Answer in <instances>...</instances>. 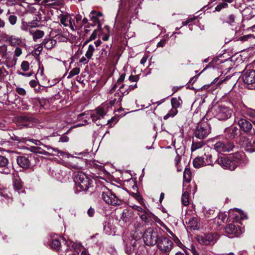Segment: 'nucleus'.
<instances>
[{
  "label": "nucleus",
  "instance_id": "obj_1",
  "mask_svg": "<svg viewBox=\"0 0 255 255\" xmlns=\"http://www.w3.org/2000/svg\"><path fill=\"white\" fill-rule=\"evenodd\" d=\"M103 15L101 12L93 10L90 12L89 15V21L87 18L84 17L81 21L82 16L80 14L77 15L75 16L76 22H73L75 30H79L83 26L84 32H90V31L102 32L103 30V22L100 18Z\"/></svg>",
  "mask_w": 255,
  "mask_h": 255
},
{
  "label": "nucleus",
  "instance_id": "obj_2",
  "mask_svg": "<svg viewBox=\"0 0 255 255\" xmlns=\"http://www.w3.org/2000/svg\"><path fill=\"white\" fill-rule=\"evenodd\" d=\"M244 157V154L239 153L232 156L223 155L219 156L216 162L224 169L233 171L238 166L243 164Z\"/></svg>",
  "mask_w": 255,
  "mask_h": 255
},
{
  "label": "nucleus",
  "instance_id": "obj_3",
  "mask_svg": "<svg viewBox=\"0 0 255 255\" xmlns=\"http://www.w3.org/2000/svg\"><path fill=\"white\" fill-rule=\"evenodd\" d=\"M63 240V244L60 251V255H78L81 251V246L79 244L68 240Z\"/></svg>",
  "mask_w": 255,
  "mask_h": 255
},
{
  "label": "nucleus",
  "instance_id": "obj_4",
  "mask_svg": "<svg viewBox=\"0 0 255 255\" xmlns=\"http://www.w3.org/2000/svg\"><path fill=\"white\" fill-rule=\"evenodd\" d=\"M92 180L84 173L79 172L75 176V188L78 192L87 190L91 186Z\"/></svg>",
  "mask_w": 255,
  "mask_h": 255
},
{
  "label": "nucleus",
  "instance_id": "obj_5",
  "mask_svg": "<svg viewBox=\"0 0 255 255\" xmlns=\"http://www.w3.org/2000/svg\"><path fill=\"white\" fill-rule=\"evenodd\" d=\"M159 238L157 230L152 227L146 229L143 236L144 242L147 246L155 245L157 244Z\"/></svg>",
  "mask_w": 255,
  "mask_h": 255
},
{
  "label": "nucleus",
  "instance_id": "obj_6",
  "mask_svg": "<svg viewBox=\"0 0 255 255\" xmlns=\"http://www.w3.org/2000/svg\"><path fill=\"white\" fill-rule=\"evenodd\" d=\"M213 114L214 117L219 120H227L231 117L233 111L229 107L219 105L215 107Z\"/></svg>",
  "mask_w": 255,
  "mask_h": 255
},
{
  "label": "nucleus",
  "instance_id": "obj_7",
  "mask_svg": "<svg viewBox=\"0 0 255 255\" xmlns=\"http://www.w3.org/2000/svg\"><path fill=\"white\" fill-rule=\"evenodd\" d=\"M211 133V127L207 122H203L197 124L194 131L195 137L199 139L206 138Z\"/></svg>",
  "mask_w": 255,
  "mask_h": 255
},
{
  "label": "nucleus",
  "instance_id": "obj_8",
  "mask_svg": "<svg viewBox=\"0 0 255 255\" xmlns=\"http://www.w3.org/2000/svg\"><path fill=\"white\" fill-rule=\"evenodd\" d=\"M218 238V235L215 233L198 235L196 237L197 242L204 246L214 244Z\"/></svg>",
  "mask_w": 255,
  "mask_h": 255
},
{
  "label": "nucleus",
  "instance_id": "obj_9",
  "mask_svg": "<svg viewBox=\"0 0 255 255\" xmlns=\"http://www.w3.org/2000/svg\"><path fill=\"white\" fill-rule=\"evenodd\" d=\"M102 198L108 204L112 205H120L121 200L110 190L104 188L102 191Z\"/></svg>",
  "mask_w": 255,
  "mask_h": 255
},
{
  "label": "nucleus",
  "instance_id": "obj_10",
  "mask_svg": "<svg viewBox=\"0 0 255 255\" xmlns=\"http://www.w3.org/2000/svg\"><path fill=\"white\" fill-rule=\"evenodd\" d=\"M229 62V60L227 59H223L222 55L214 58L210 64L207 66L200 73L203 72L207 68L209 67H212L213 68L224 70L227 69V64Z\"/></svg>",
  "mask_w": 255,
  "mask_h": 255
},
{
  "label": "nucleus",
  "instance_id": "obj_11",
  "mask_svg": "<svg viewBox=\"0 0 255 255\" xmlns=\"http://www.w3.org/2000/svg\"><path fill=\"white\" fill-rule=\"evenodd\" d=\"M242 79L249 86V89H255V70L246 69L242 76Z\"/></svg>",
  "mask_w": 255,
  "mask_h": 255
},
{
  "label": "nucleus",
  "instance_id": "obj_12",
  "mask_svg": "<svg viewBox=\"0 0 255 255\" xmlns=\"http://www.w3.org/2000/svg\"><path fill=\"white\" fill-rule=\"evenodd\" d=\"M139 218L147 225H152L155 223H158L160 220L148 209L141 215Z\"/></svg>",
  "mask_w": 255,
  "mask_h": 255
},
{
  "label": "nucleus",
  "instance_id": "obj_13",
  "mask_svg": "<svg viewBox=\"0 0 255 255\" xmlns=\"http://www.w3.org/2000/svg\"><path fill=\"white\" fill-rule=\"evenodd\" d=\"M157 244L158 248L163 252H170L173 247L172 242L163 236L159 237Z\"/></svg>",
  "mask_w": 255,
  "mask_h": 255
},
{
  "label": "nucleus",
  "instance_id": "obj_14",
  "mask_svg": "<svg viewBox=\"0 0 255 255\" xmlns=\"http://www.w3.org/2000/svg\"><path fill=\"white\" fill-rule=\"evenodd\" d=\"M214 148L218 152H229L233 150L235 145L231 142L218 141L214 145Z\"/></svg>",
  "mask_w": 255,
  "mask_h": 255
},
{
  "label": "nucleus",
  "instance_id": "obj_15",
  "mask_svg": "<svg viewBox=\"0 0 255 255\" xmlns=\"http://www.w3.org/2000/svg\"><path fill=\"white\" fill-rule=\"evenodd\" d=\"M240 142L246 151L251 153L255 151V137L250 139L248 137H243Z\"/></svg>",
  "mask_w": 255,
  "mask_h": 255
},
{
  "label": "nucleus",
  "instance_id": "obj_16",
  "mask_svg": "<svg viewBox=\"0 0 255 255\" xmlns=\"http://www.w3.org/2000/svg\"><path fill=\"white\" fill-rule=\"evenodd\" d=\"M35 119L31 117L20 116L18 118L17 125L20 128H31L33 126Z\"/></svg>",
  "mask_w": 255,
  "mask_h": 255
},
{
  "label": "nucleus",
  "instance_id": "obj_17",
  "mask_svg": "<svg viewBox=\"0 0 255 255\" xmlns=\"http://www.w3.org/2000/svg\"><path fill=\"white\" fill-rule=\"evenodd\" d=\"M224 231L229 238L238 236L242 232L239 227L232 224L227 225L224 228Z\"/></svg>",
  "mask_w": 255,
  "mask_h": 255
},
{
  "label": "nucleus",
  "instance_id": "obj_18",
  "mask_svg": "<svg viewBox=\"0 0 255 255\" xmlns=\"http://www.w3.org/2000/svg\"><path fill=\"white\" fill-rule=\"evenodd\" d=\"M229 217L233 219L236 222H238L241 220L247 219V215L243 212L240 209L235 208L231 209L228 213Z\"/></svg>",
  "mask_w": 255,
  "mask_h": 255
},
{
  "label": "nucleus",
  "instance_id": "obj_19",
  "mask_svg": "<svg viewBox=\"0 0 255 255\" xmlns=\"http://www.w3.org/2000/svg\"><path fill=\"white\" fill-rule=\"evenodd\" d=\"M56 36L57 39L61 42H67L68 41L71 43H73L76 41L77 38V36L72 33H60Z\"/></svg>",
  "mask_w": 255,
  "mask_h": 255
},
{
  "label": "nucleus",
  "instance_id": "obj_20",
  "mask_svg": "<svg viewBox=\"0 0 255 255\" xmlns=\"http://www.w3.org/2000/svg\"><path fill=\"white\" fill-rule=\"evenodd\" d=\"M226 137L228 138L233 139L238 137L240 134V130L236 127L226 128L224 130Z\"/></svg>",
  "mask_w": 255,
  "mask_h": 255
},
{
  "label": "nucleus",
  "instance_id": "obj_21",
  "mask_svg": "<svg viewBox=\"0 0 255 255\" xmlns=\"http://www.w3.org/2000/svg\"><path fill=\"white\" fill-rule=\"evenodd\" d=\"M8 160L5 156L0 155V172L8 174L10 173V169L8 167Z\"/></svg>",
  "mask_w": 255,
  "mask_h": 255
},
{
  "label": "nucleus",
  "instance_id": "obj_22",
  "mask_svg": "<svg viewBox=\"0 0 255 255\" xmlns=\"http://www.w3.org/2000/svg\"><path fill=\"white\" fill-rule=\"evenodd\" d=\"M176 38L174 33L169 35V33L165 34L162 36V39L157 43V47H163L169 41L173 42Z\"/></svg>",
  "mask_w": 255,
  "mask_h": 255
},
{
  "label": "nucleus",
  "instance_id": "obj_23",
  "mask_svg": "<svg viewBox=\"0 0 255 255\" xmlns=\"http://www.w3.org/2000/svg\"><path fill=\"white\" fill-rule=\"evenodd\" d=\"M238 125L241 129L244 132H248L251 131L252 125L247 120L244 119H241L238 121Z\"/></svg>",
  "mask_w": 255,
  "mask_h": 255
},
{
  "label": "nucleus",
  "instance_id": "obj_24",
  "mask_svg": "<svg viewBox=\"0 0 255 255\" xmlns=\"http://www.w3.org/2000/svg\"><path fill=\"white\" fill-rule=\"evenodd\" d=\"M234 41H240L242 42L245 41H250L252 43H255V35L252 34H249L245 35H239L234 38Z\"/></svg>",
  "mask_w": 255,
  "mask_h": 255
},
{
  "label": "nucleus",
  "instance_id": "obj_25",
  "mask_svg": "<svg viewBox=\"0 0 255 255\" xmlns=\"http://www.w3.org/2000/svg\"><path fill=\"white\" fill-rule=\"evenodd\" d=\"M137 242L135 240L132 239L126 244L125 252L128 255H131L136 249Z\"/></svg>",
  "mask_w": 255,
  "mask_h": 255
},
{
  "label": "nucleus",
  "instance_id": "obj_26",
  "mask_svg": "<svg viewBox=\"0 0 255 255\" xmlns=\"http://www.w3.org/2000/svg\"><path fill=\"white\" fill-rule=\"evenodd\" d=\"M106 112L102 107L97 109L96 112L91 115V118L93 122H96L98 120L103 118L106 115Z\"/></svg>",
  "mask_w": 255,
  "mask_h": 255
},
{
  "label": "nucleus",
  "instance_id": "obj_27",
  "mask_svg": "<svg viewBox=\"0 0 255 255\" xmlns=\"http://www.w3.org/2000/svg\"><path fill=\"white\" fill-rule=\"evenodd\" d=\"M17 164L23 168H27L30 165V161L28 157L24 156H18L16 159Z\"/></svg>",
  "mask_w": 255,
  "mask_h": 255
},
{
  "label": "nucleus",
  "instance_id": "obj_28",
  "mask_svg": "<svg viewBox=\"0 0 255 255\" xmlns=\"http://www.w3.org/2000/svg\"><path fill=\"white\" fill-rule=\"evenodd\" d=\"M72 18L68 16L63 15L60 19V22L65 26H70L71 30L75 31L73 22L71 21Z\"/></svg>",
  "mask_w": 255,
  "mask_h": 255
},
{
  "label": "nucleus",
  "instance_id": "obj_29",
  "mask_svg": "<svg viewBox=\"0 0 255 255\" xmlns=\"http://www.w3.org/2000/svg\"><path fill=\"white\" fill-rule=\"evenodd\" d=\"M203 157H205L204 163L205 166H213L215 163H217V162H216V159L213 158V156L211 153L205 154Z\"/></svg>",
  "mask_w": 255,
  "mask_h": 255
},
{
  "label": "nucleus",
  "instance_id": "obj_30",
  "mask_svg": "<svg viewBox=\"0 0 255 255\" xmlns=\"http://www.w3.org/2000/svg\"><path fill=\"white\" fill-rule=\"evenodd\" d=\"M204 157H197L193 161V164L194 167L199 168L202 166H205L204 163Z\"/></svg>",
  "mask_w": 255,
  "mask_h": 255
},
{
  "label": "nucleus",
  "instance_id": "obj_31",
  "mask_svg": "<svg viewBox=\"0 0 255 255\" xmlns=\"http://www.w3.org/2000/svg\"><path fill=\"white\" fill-rule=\"evenodd\" d=\"M57 235H54L53 237H51L52 241H51V248L55 250H58L59 253H60V251L61 249V248L60 249V247L61 246V243L60 241L57 239Z\"/></svg>",
  "mask_w": 255,
  "mask_h": 255
},
{
  "label": "nucleus",
  "instance_id": "obj_32",
  "mask_svg": "<svg viewBox=\"0 0 255 255\" xmlns=\"http://www.w3.org/2000/svg\"><path fill=\"white\" fill-rule=\"evenodd\" d=\"M196 19V17H193L188 18L186 20L182 22V24L184 26L188 25L189 28L190 30H193V27H197V25L194 24V20Z\"/></svg>",
  "mask_w": 255,
  "mask_h": 255
},
{
  "label": "nucleus",
  "instance_id": "obj_33",
  "mask_svg": "<svg viewBox=\"0 0 255 255\" xmlns=\"http://www.w3.org/2000/svg\"><path fill=\"white\" fill-rule=\"evenodd\" d=\"M6 41H8L9 44L12 46H16L21 43V40L18 37L14 36L8 37L6 39Z\"/></svg>",
  "mask_w": 255,
  "mask_h": 255
},
{
  "label": "nucleus",
  "instance_id": "obj_34",
  "mask_svg": "<svg viewBox=\"0 0 255 255\" xmlns=\"http://www.w3.org/2000/svg\"><path fill=\"white\" fill-rule=\"evenodd\" d=\"M0 195L7 201V203L11 202L12 199L9 195V192L6 189L0 188Z\"/></svg>",
  "mask_w": 255,
  "mask_h": 255
},
{
  "label": "nucleus",
  "instance_id": "obj_35",
  "mask_svg": "<svg viewBox=\"0 0 255 255\" xmlns=\"http://www.w3.org/2000/svg\"><path fill=\"white\" fill-rule=\"evenodd\" d=\"M56 44V40L52 39H44L43 41V44L44 47L48 49H50Z\"/></svg>",
  "mask_w": 255,
  "mask_h": 255
},
{
  "label": "nucleus",
  "instance_id": "obj_36",
  "mask_svg": "<svg viewBox=\"0 0 255 255\" xmlns=\"http://www.w3.org/2000/svg\"><path fill=\"white\" fill-rule=\"evenodd\" d=\"M226 79L224 78H216L211 83V85L215 89L220 88V85L223 84Z\"/></svg>",
  "mask_w": 255,
  "mask_h": 255
},
{
  "label": "nucleus",
  "instance_id": "obj_37",
  "mask_svg": "<svg viewBox=\"0 0 255 255\" xmlns=\"http://www.w3.org/2000/svg\"><path fill=\"white\" fill-rule=\"evenodd\" d=\"M191 172L189 168H185L183 173V182L189 183L191 179Z\"/></svg>",
  "mask_w": 255,
  "mask_h": 255
},
{
  "label": "nucleus",
  "instance_id": "obj_38",
  "mask_svg": "<svg viewBox=\"0 0 255 255\" xmlns=\"http://www.w3.org/2000/svg\"><path fill=\"white\" fill-rule=\"evenodd\" d=\"M171 103L173 108H177L180 106L182 103V101L180 97L178 98H173L171 100Z\"/></svg>",
  "mask_w": 255,
  "mask_h": 255
},
{
  "label": "nucleus",
  "instance_id": "obj_39",
  "mask_svg": "<svg viewBox=\"0 0 255 255\" xmlns=\"http://www.w3.org/2000/svg\"><path fill=\"white\" fill-rule=\"evenodd\" d=\"M203 214L206 218L214 217L215 211L210 208H204L203 210Z\"/></svg>",
  "mask_w": 255,
  "mask_h": 255
},
{
  "label": "nucleus",
  "instance_id": "obj_40",
  "mask_svg": "<svg viewBox=\"0 0 255 255\" xmlns=\"http://www.w3.org/2000/svg\"><path fill=\"white\" fill-rule=\"evenodd\" d=\"M189 224L190 227L194 230L198 229L199 227V224L197 221V219L195 218H192L191 220H190L189 221Z\"/></svg>",
  "mask_w": 255,
  "mask_h": 255
},
{
  "label": "nucleus",
  "instance_id": "obj_41",
  "mask_svg": "<svg viewBox=\"0 0 255 255\" xmlns=\"http://www.w3.org/2000/svg\"><path fill=\"white\" fill-rule=\"evenodd\" d=\"M203 145L204 142L203 141L196 142L193 141L191 147V151H194L197 149L201 148Z\"/></svg>",
  "mask_w": 255,
  "mask_h": 255
},
{
  "label": "nucleus",
  "instance_id": "obj_42",
  "mask_svg": "<svg viewBox=\"0 0 255 255\" xmlns=\"http://www.w3.org/2000/svg\"><path fill=\"white\" fill-rule=\"evenodd\" d=\"M94 50H95V48H94V46L92 44H90L88 46V50L85 54V56L86 57V58L87 59H90L92 58Z\"/></svg>",
  "mask_w": 255,
  "mask_h": 255
},
{
  "label": "nucleus",
  "instance_id": "obj_43",
  "mask_svg": "<svg viewBox=\"0 0 255 255\" xmlns=\"http://www.w3.org/2000/svg\"><path fill=\"white\" fill-rule=\"evenodd\" d=\"M189 194L188 192H184L182 196V202L184 206H187L189 204Z\"/></svg>",
  "mask_w": 255,
  "mask_h": 255
},
{
  "label": "nucleus",
  "instance_id": "obj_44",
  "mask_svg": "<svg viewBox=\"0 0 255 255\" xmlns=\"http://www.w3.org/2000/svg\"><path fill=\"white\" fill-rule=\"evenodd\" d=\"M124 87V85H122L121 86H120V90L122 94H123L124 95H127L129 92V91H131L132 90H133L137 87V84H136V83H135L133 85H129L128 89H127L125 91H123V90H122Z\"/></svg>",
  "mask_w": 255,
  "mask_h": 255
},
{
  "label": "nucleus",
  "instance_id": "obj_45",
  "mask_svg": "<svg viewBox=\"0 0 255 255\" xmlns=\"http://www.w3.org/2000/svg\"><path fill=\"white\" fill-rule=\"evenodd\" d=\"M80 68L78 67H76L73 68L70 72L69 73L67 78L68 79H70L74 76H76L79 74L80 73Z\"/></svg>",
  "mask_w": 255,
  "mask_h": 255
},
{
  "label": "nucleus",
  "instance_id": "obj_46",
  "mask_svg": "<svg viewBox=\"0 0 255 255\" xmlns=\"http://www.w3.org/2000/svg\"><path fill=\"white\" fill-rule=\"evenodd\" d=\"M53 150L54 151L57 152L58 156H59L62 158H64V157L69 158V157L71 156V155L69 153H68V152L60 150L57 148L53 149Z\"/></svg>",
  "mask_w": 255,
  "mask_h": 255
},
{
  "label": "nucleus",
  "instance_id": "obj_47",
  "mask_svg": "<svg viewBox=\"0 0 255 255\" xmlns=\"http://www.w3.org/2000/svg\"><path fill=\"white\" fill-rule=\"evenodd\" d=\"M133 209H134L135 210L138 211V215L139 217L141 216L142 214H143L146 210L147 209L146 208L144 207L142 208L141 207L137 206V205H133L132 206Z\"/></svg>",
  "mask_w": 255,
  "mask_h": 255
},
{
  "label": "nucleus",
  "instance_id": "obj_48",
  "mask_svg": "<svg viewBox=\"0 0 255 255\" xmlns=\"http://www.w3.org/2000/svg\"><path fill=\"white\" fill-rule=\"evenodd\" d=\"M214 219L215 221H218L219 219H221L222 222H224L227 220V215L224 213H220L218 216L216 217Z\"/></svg>",
  "mask_w": 255,
  "mask_h": 255
},
{
  "label": "nucleus",
  "instance_id": "obj_49",
  "mask_svg": "<svg viewBox=\"0 0 255 255\" xmlns=\"http://www.w3.org/2000/svg\"><path fill=\"white\" fill-rule=\"evenodd\" d=\"M13 186L14 189L17 190V191H19L21 189H22V184L21 182L18 180H15L13 182Z\"/></svg>",
  "mask_w": 255,
  "mask_h": 255
},
{
  "label": "nucleus",
  "instance_id": "obj_50",
  "mask_svg": "<svg viewBox=\"0 0 255 255\" xmlns=\"http://www.w3.org/2000/svg\"><path fill=\"white\" fill-rule=\"evenodd\" d=\"M6 73L7 72L4 68L0 67V82L4 81Z\"/></svg>",
  "mask_w": 255,
  "mask_h": 255
},
{
  "label": "nucleus",
  "instance_id": "obj_51",
  "mask_svg": "<svg viewBox=\"0 0 255 255\" xmlns=\"http://www.w3.org/2000/svg\"><path fill=\"white\" fill-rule=\"evenodd\" d=\"M158 223L161 227H162L171 236H173L174 234L173 232L165 225V224L161 220H159Z\"/></svg>",
  "mask_w": 255,
  "mask_h": 255
},
{
  "label": "nucleus",
  "instance_id": "obj_52",
  "mask_svg": "<svg viewBox=\"0 0 255 255\" xmlns=\"http://www.w3.org/2000/svg\"><path fill=\"white\" fill-rule=\"evenodd\" d=\"M92 165L95 168L99 169H101L103 167V163L100 162L97 160H93L92 162Z\"/></svg>",
  "mask_w": 255,
  "mask_h": 255
},
{
  "label": "nucleus",
  "instance_id": "obj_53",
  "mask_svg": "<svg viewBox=\"0 0 255 255\" xmlns=\"http://www.w3.org/2000/svg\"><path fill=\"white\" fill-rule=\"evenodd\" d=\"M43 49V47L41 45H38L37 46L36 48H35L33 53L35 56H39L41 52V51Z\"/></svg>",
  "mask_w": 255,
  "mask_h": 255
},
{
  "label": "nucleus",
  "instance_id": "obj_54",
  "mask_svg": "<svg viewBox=\"0 0 255 255\" xmlns=\"http://www.w3.org/2000/svg\"><path fill=\"white\" fill-rule=\"evenodd\" d=\"M21 68L24 71H27L29 68V64L27 61H24L21 63Z\"/></svg>",
  "mask_w": 255,
  "mask_h": 255
},
{
  "label": "nucleus",
  "instance_id": "obj_55",
  "mask_svg": "<svg viewBox=\"0 0 255 255\" xmlns=\"http://www.w3.org/2000/svg\"><path fill=\"white\" fill-rule=\"evenodd\" d=\"M110 48L108 45H106V48H103L102 49L101 55L103 57H106L109 55V51Z\"/></svg>",
  "mask_w": 255,
  "mask_h": 255
},
{
  "label": "nucleus",
  "instance_id": "obj_56",
  "mask_svg": "<svg viewBox=\"0 0 255 255\" xmlns=\"http://www.w3.org/2000/svg\"><path fill=\"white\" fill-rule=\"evenodd\" d=\"M32 35L33 40L36 41L37 39L42 38L43 36L44 33H31Z\"/></svg>",
  "mask_w": 255,
  "mask_h": 255
},
{
  "label": "nucleus",
  "instance_id": "obj_57",
  "mask_svg": "<svg viewBox=\"0 0 255 255\" xmlns=\"http://www.w3.org/2000/svg\"><path fill=\"white\" fill-rule=\"evenodd\" d=\"M228 6V4L226 2H223L219 3L217 5V6L215 7V10L216 11H220L223 8H225Z\"/></svg>",
  "mask_w": 255,
  "mask_h": 255
},
{
  "label": "nucleus",
  "instance_id": "obj_58",
  "mask_svg": "<svg viewBox=\"0 0 255 255\" xmlns=\"http://www.w3.org/2000/svg\"><path fill=\"white\" fill-rule=\"evenodd\" d=\"M15 91L19 95L24 96L26 95V91L24 89L21 87H16Z\"/></svg>",
  "mask_w": 255,
  "mask_h": 255
},
{
  "label": "nucleus",
  "instance_id": "obj_59",
  "mask_svg": "<svg viewBox=\"0 0 255 255\" xmlns=\"http://www.w3.org/2000/svg\"><path fill=\"white\" fill-rule=\"evenodd\" d=\"M8 20L12 25L15 24L17 20V17L14 15H10L8 17Z\"/></svg>",
  "mask_w": 255,
  "mask_h": 255
},
{
  "label": "nucleus",
  "instance_id": "obj_60",
  "mask_svg": "<svg viewBox=\"0 0 255 255\" xmlns=\"http://www.w3.org/2000/svg\"><path fill=\"white\" fill-rule=\"evenodd\" d=\"M139 80V77L137 75H130L128 77V80L131 82H137Z\"/></svg>",
  "mask_w": 255,
  "mask_h": 255
},
{
  "label": "nucleus",
  "instance_id": "obj_61",
  "mask_svg": "<svg viewBox=\"0 0 255 255\" xmlns=\"http://www.w3.org/2000/svg\"><path fill=\"white\" fill-rule=\"evenodd\" d=\"M247 114L250 117L255 118V110L249 109L247 112Z\"/></svg>",
  "mask_w": 255,
  "mask_h": 255
},
{
  "label": "nucleus",
  "instance_id": "obj_62",
  "mask_svg": "<svg viewBox=\"0 0 255 255\" xmlns=\"http://www.w3.org/2000/svg\"><path fill=\"white\" fill-rule=\"evenodd\" d=\"M69 141V137L65 135H62L59 138V142H67Z\"/></svg>",
  "mask_w": 255,
  "mask_h": 255
},
{
  "label": "nucleus",
  "instance_id": "obj_63",
  "mask_svg": "<svg viewBox=\"0 0 255 255\" xmlns=\"http://www.w3.org/2000/svg\"><path fill=\"white\" fill-rule=\"evenodd\" d=\"M87 214L89 217H93L95 214L94 209L90 208L87 211Z\"/></svg>",
  "mask_w": 255,
  "mask_h": 255
},
{
  "label": "nucleus",
  "instance_id": "obj_64",
  "mask_svg": "<svg viewBox=\"0 0 255 255\" xmlns=\"http://www.w3.org/2000/svg\"><path fill=\"white\" fill-rule=\"evenodd\" d=\"M21 49L19 47H17L14 51V54L17 57L19 56L21 54Z\"/></svg>",
  "mask_w": 255,
  "mask_h": 255
}]
</instances>
